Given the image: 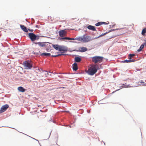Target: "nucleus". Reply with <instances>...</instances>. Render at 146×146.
<instances>
[{"instance_id": "f257e3e1", "label": "nucleus", "mask_w": 146, "mask_h": 146, "mask_svg": "<svg viewBox=\"0 0 146 146\" xmlns=\"http://www.w3.org/2000/svg\"><path fill=\"white\" fill-rule=\"evenodd\" d=\"M99 69L98 65L96 64H92L89 67L86 72L89 75L92 76L95 74Z\"/></svg>"}, {"instance_id": "f03ea898", "label": "nucleus", "mask_w": 146, "mask_h": 146, "mask_svg": "<svg viewBox=\"0 0 146 146\" xmlns=\"http://www.w3.org/2000/svg\"><path fill=\"white\" fill-rule=\"evenodd\" d=\"M93 39L91 38V37L90 36L86 35H84L82 36L78 37L77 38V40L84 42H88Z\"/></svg>"}, {"instance_id": "7ed1b4c3", "label": "nucleus", "mask_w": 146, "mask_h": 146, "mask_svg": "<svg viewBox=\"0 0 146 146\" xmlns=\"http://www.w3.org/2000/svg\"><path fill=\"white\" fill-rule=\"evenodd\" d=\"M68 49L66 47L64 46H60L58 50L60 51V52H58V53H60V54H58L56 55H52V57H56L59 56L64 55L63 53L67 51Z\"/></svg>"}, {"instance_id": "20e7f679", "label": "nucleus", "mask_w": 146, "mask_h": 146, "mask_svg": "<svg viewBox=\"0 0 146 146\" xmlns=\"http://www.w3.org/2000/svg\"><path fill=\"white\" fill-rule=\"evenodd\" d=\"M25 68L26 69H31L33 67V64L31 61L29 60L25 61L23 64Z\"/></svg>"}, {"instance_id": "39448f33", "label": "nucleus", "mask_w": 146, "mask_h": 146, "mask_svg": "<svg viewBox=\"0 0 146 146\" xmlns=\"http://www.w3.org/2000/svg\"><path fill=\"white\" fill-rule=\"evenodd\" d=\"M103 59V57L96 56L92 57V61L95 63L98 62L100 63L102 61Z\"/></svg>"}, {"instance_id": "423d86ee", "label": "nucleus", "mask_w": 146, "mask_h": 146, "mask_svg": "<svg viewBox=\"0 0 146 146\" xmlns=\"http://www.w3.org/2000/svg\"><path fill=\"white\" fill-rule=\"evenodd\" d=\"M29 37L32 41H34L36 40L39 39V36L36 35L33 33H30L28 34Z\"/></svg>"}, {"instance_id": "0eeeda50", "label": "nucleus", "mask_w": 146, "mask_h": 146, "mask_svg": "<svg viewBox=\"0 0 146 146\" xmlns=\"http://www.w3.org/2000/svg\"><path fill=\"white\" fill-rule=\"evenodd\" d=\"M9 107V106L7 104L2 106L0 110V113L5 111Z\"/></svg>"}, {"instance_id": "6e6552de", "label": "nucleus", "mask_w": 146, "mask_h": 146, "mask_svg": "<svg viewBox=\"0 0 146 146\" xmlns=\"http://www.w3.org/2000/svg\"><path fill=\"white\" fill-rule=\"evenodd\" d=\"M108 24H109V22L108 21H107V22H99L96 23L95 24V25L97 26H98L103 24L108 25Z\"/></svg>"}, {"instance_id": "1a4fd4ad", "label": "nucleus", "mask_w": 146, "mask_h": 146, "mask_svg": "<svg viewBox=\"0 0 146 146\" xmlns=\"http://www.w3.org/2000/svg\"><path fill=\"white\" fill-rule=\"evenodd\" d=\"M59 36L62 37L65 35L66 34V31L64 30H62L59 32Z\"/></svg>"}, {"instance_id": "9d476101", "label": "nucleus", "mask_w": 146, "mask_h": 146, "mask_svg": "<svg viewBox=\"0 0 146 146\" xmlns=\"http://www.w3.org/2000/svg\"><path fill=\"white\" fill-rule=\"evenodd\" d=\"M87 28L89 30L92 31H96V29L95 27L94 26L91 25H89L87 27Z\"/></svg>"}, {"instance_id": "9b49d317", "label": "nucleus", "mask_w": 146, "mask_h": 146, "mask_svg": "<svg viewBox=\"0 0 146 146\" xmlns=\"http://www.w3.org/2000/svg\"><path fill=\"white\" fill-rule=\"evenodd\" d=\"M20 27L21 29L24 32L27 33L28 32V30L27 29V28L25 27L23 25H20Z\"/></svg>"}, {"instance_id": "f8f14e48", "label": "nucleus", "mask_w": 146, "mask_h": 146, "mask_svg": "<svg viewBox=\"0 0 146 146\" xmlns=\"http://www.w3.org/2000/svg\"><path fill=\"white\" fill-rule=\"evenodd\" d=\"M73 69L75 71H76L78 69L77 64L76 63H74L72 65Z\"/></svg>"}, {"instance_id": "ddd939ff", "label": "nucleus", "mask_w": 146, "mask_h": 146, "mask_svg": "<svg viewBox=\"0 0 146 146\" xmlns=\"http://www.w3.org/2000/svg\"><path fill=\"white\" fill-rule=\"evenodd\" d=\"M18 90L20 92H24L25 91V89L22 87L20 86L18 88Z\"/></svg>"}, {"instance_id": "4468645a", "label": "nucleus", "mask_w": 146, "mask_h": 146, "mask_svg": "<svg viewBox=\"0 0 146 146\" xmlns=\"http://www.w3.org/2000/svg\"><path fill=\"white\" fill-rule=\"evenodd\" d=\"M146 45V43H143L140 46L139 49H138L137 51L139 52L143 48L144 46Z\"/></svg>"}, {"instance_id": "2eb2a0df", "label": "nucleus", "mask_w": 146, "mask_h": 146, "mask_svg": "<svg viewBox=\"0 0 146 146\" xmlns=\"http://www.w3.org/2000/svg\"><path fill=\"white\" fill-rule=\"evenodd\" d=\"M34 43H35V44H38L39 46L41 47H43L45 46V43L44 42H34Z\"/></svg>"}, {"instance_id": "dca6fc26", "label": "nucleus", "mask_w": 146, "mask_h": 146, "mask_svg": "<svg viewBox=\"0 0 146 146\" xmlns=\"http://www.w3.org/2000/svg\"><path fill=\"white\" fill-rule=\"evenodd\" d=\"M52 46L56 50H59L60 45L58 44H52Z\"/></svg>"}, {"instance_id": "f3484780", "label": "nucleus", "mask_w": 146, "mask_h": 146, "mask_svg": "<svg viewBox=\"0 0 146 146\" xmlns=\"http://www.w3.org/2000/svg\"><path fill=\"white\" fill-rule=\"evenodd\" d=\"M79 50L81 52H84L87 50V48L86 47H82L80 48Z\"/></svg>"}, {"instance_id": "a211bd4d", "label": "nucleus", "mask_w": 146, "mask_h": 146, "mask_svg": "<svg viewBox=\"0 0 146 146\" xmlns=\"http://www.w3.org/2000/svg\"><path fill=\"white\" fill-rule=\"evenodd\" d=\"M134 61H135V60H134L129 59L128 60H124V61H123L122 62L123 63H124L125 62H126V63H128V62H134Z\"/></svg>"}, {"instance_id": "6ab92c4d", "label": "nucleus", "mask_w": 146, "mask_h": 146, "mask_svg": "<svg viewBox=\"0 0 146 146\" xmlns=\"http://www.w3.org/2000/svg\"><path fill=\"white\" fill-rule=\"evenodd\" d=\"M81 59L78 57H76L75 58V61L76 62H79L81 60Z\"/></svg>"}, {"instance_id": "aec40b11", "label": "nucleus", "mask_w": 146, "mask_h": 146, "mask_svg": "<svg viewBox=\"0 0 146 146\" xmlns=\"http://www.w3.org/2000/svg\"><path fill=\"white\" fill-rule=\"evenodd\" d=\"M146 33V28L143 29L142 31L141 34L143 35H145V33Z\"/></svg>"}, {"instance_id": "412c9836", "label": "nucleus", "mask_w": 146, "mask_h": 146, "mask_svg": "<svg viewBox=\"0 0 146 146\" xmlns=\"http://www.w3.org/2000/svg\"><path fill=\"white\" fill-rule=\"evenodd\" d=\"M128 30V29L126 28H124L122 29V34H123L126 32Z\"/></svg>"}, {"instance_id": "4be33fe9", "label": "nucleus", "mask_w": 146, "mask_h": 146, "mask_svg": "<svg viewBox=\"0 0 146 146\" xmlns=\"http://www.w3.org/2000/svg\"><path fill=\"white\" fill-rule=\"evenodd\" d=\"M41 56H50V53H42L41 54H40Z\"/></svg>"}, {"instance_id": "5701e85b", "label": "nucleus", "mask_w": 146, "mask_h": 146, "mask_svg": "<svg viewBox=\"0 0 146 146\" xmlns=\"http://www.w3.org/2000/svg\"><path fill=\"white\" fill-rule=\"evenodd\" d=\"M135 54H130L128 57V58L129 59H131L132 57L134 56Z\"/></svg>"}, {"instance_id": "b1692460", "label": "nucleus", "mask_w": 146, "mask_h": 146, "mask_svg": "<svg viewBox=\"0 0 146 146\" xmlns=\"http://www.w3.org/2000/svg\"><path fill=\"white\" fill-rule=\"evenodd\" d=\"M77 38H69V39L68 40H77Z\"/></svg>"}, {"instance_id": "393cba45", "label": "nucleus", "mask_w": 146, "mask_h": 146, "mask_svg": "<svg viewBox=\"0 0 146 146\" xmlns=\"http://www.w3.org/2000/svg\"><path fill=\"white\" fill-rule=\"evenodd\" d=\"M62 39H67L68 40L69 39V37H63V38H61Z\"/></svg>"}, {"instance_id": "a878e982", "label": "nucleus", "mask_w": 146, "mask_h": 146, "mask_svg": "<svg viewBox=\"0 0 146 146\" xmlns=\"http://www.w3.org/2000/svg\"><path fill=\"white\" fill-rule=\"evenodd\" d=\"M28 30L31 32H33V29H28Z\"/></svg>"}, {"instance_id": "bb28decb", "label": "nucleus", "mask_w": 146, "mask_h": 146, "mask_svg": "<svg viewBox=\"0 0 146 146\" xmlns=\"http://www.w3.org/2000/svg\"><path fill=\"white\" fill-rule=\"evenodd\" d=\"M140 83H144V82H140Z\"/></svg>"}, {"instance_id": "cd10ccee", "label": "nucleus", "mask_w": 146, "mask_h": 146, "mask_svg": "<svg viewBox=\"0 0 146 146\" xmlns=\"http://www.w3.org/2000/svg\"><path fill=\"white\" fill-rule=\"evenodd\" d=\"M65 88L64 87H60V88Z\"/></svg>"}, {"instance_id": "c85d7f7f", "label": "nucleus", "mask_w": 146, "mask_h": 146, "mask_svg": "<svg viewBox=\"0 0 146 146\" xmlns=\"http://www.w3.org/2000/svg\"><path fill=\"white\" fill-rule=\"evenodd\" d=\"M116 29V30H119V29Z\"/></svg>"}, {"instance_id": "c756f323", "label": "nucleus", "mask_w": 146, "mask_h": 146, "mask_svg": "<svg viewBox=\"0 0 146 146\" xmlns=\"http://www.w3.org/2000/svg\"><path fill=\"white\" fill-rule=\"evenodd\" d=\"M145 43H146V42Z\"/></svg>"}]
</instances>
